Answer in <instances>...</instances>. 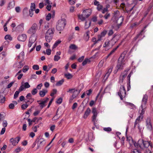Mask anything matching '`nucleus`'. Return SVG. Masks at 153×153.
<instances>
[{
    "instance_id": "obj_10",
    "label": "nucleus",
    "mask_w": 153,
    "mask_h": 153,
    "mask_svg": "<svg viewBox=\"0 0 153 153\" xmlns=\"http://www.w3.org/2000/svg\"><path fill=\"white\" fill-rule=\"evenodd\" d=\"M148 96L146 94H145L143 96L142 100V104L141 107H143V106L145 107L146 104L147 100H148Z\"/></svg>"
},
{
    "instance_id": "obj_4",
    "label": "nucleus",
    "mask_w": 153,
    "mask_h": 153,
    "mask_svg": "<svg viewBox=\"0 0 153 153\" xmlns=\"http://www.w3.org/2000/svg\"><path fill=\"white\" fill-rule=\"evenodd\" d=\"M66 24V19L62 18L58 20V24L56 25V29L59 31L63 30Z\"/></svg>"
},
{
    "instance_id": "obj_55",
    "label": "nucleus",
    "mask_w": 153,
    "mask_h": 153,
    "mask_svg": "<svg viewBox=\"0 0 153 153\" xmlns=\"http://www.w3.org/2000/svg\"><path fill=\"white\" fill-rule=\"evenodd\" d=\"M48 100L49 98L48 97H47L46 98V99H43L42 101H41V102L44 104H45L48 102Z\"/></svg>"
},
{
    "instance_id": "obj_41",
    "label": "nucleus",
    "mask_w": 153,
    "mask_h": 153,
    "mask_svg": "<svg viewBox=\"0 0 153 153\" xmlns=\"http://www.w3.org/2000/svg\"><path fill=\"white\" fill-rule=\"evenodd\" d=\"M110 44L109 41V40H106L104 43L103 45L104 47L109 46Z\"/></svg>"
},
{
    "instance_id": "obj_36",
    "label": "nucleus",
    "mask_w": 153,
    "mask_h": 153,
    "mask_svg": "<svg viewBox=\"0 0 153 153\" xmlns=\"http://www.w3.org/2000/svg\"><path fill=\"white\" fill-rule=\"evenodd\" d=\"M61 41L59 40H58L56 41V42H55V43L53 45V48H56L57 47V46L59 43H61Z\"/></svg>"
},
{
    "instance_id": "obj_13",
    "label": "nucleus",
    "mask_w": 153,
    "mask_h": 153,
    "mask_svg": "<svg viewBox=\"0 0 153 153\" xmlns=\"http://www.w3.org/2000/svg\"><path fill=\"white\" fill-rule=\"evenodd\" d=\"M24 23H22L16 27V30L19 32H22L24 30Z\"/></svg>"
},
{
    "instance_id": "obj_37",
    "label": "nucleus",
    "mask_w": 153,
    "mask_h": 153,
    "mask_svg": "<svg viewBox=\"0 0 153 153\" xmlns=\"http://www.w3.org/2000/svg\"><path fill=\"white\" fill-rule=\"evenodd\" d=\"M88 23V22L87 21L85 22V29H87L89 28V27L90 26L91 24V22H89L88 23V25H87V24Z\"/></svg>"
},
{
    "instance_id": "obj_1",
    "label": "nucleus",
    "mask_w": 153,
    "mask_h": 153,
    "mask_svg": "<svg viewBox=\"0 0 153 153\" xmlns=\"http://www.w3.org/2000/svg\"><path fill=\"white\" fill-rule=\"evenodd\" d=\"M127 141H128L131 145L133 143L135 146L137 148H140L142 149H143L144 148H147L149 146H150L151 149L152 147V145L150 142L145 141L143 139H140L138 141L137 143H134L132 138L131 137H127Z\"/></svg>"
},
{
    "instance_id": "obj_9",
    "label": "nucleus",
    "mask_w": 153,
    "mask_h": 153,
    "mask_svg": "<svg viewBox=\"0 0 153 153\" xmlns=\"http://www.w3.org/2000/svg\"><path fill=\"white\" fill-rule=\"evenodd\" d=\"M146 126L148 129L152 131V126L151 123V120L150 118H148L146 120Z\"/></svg>"
},
{
    "instance_id": "obj_56",
    "label": "nucleus",
    "mask_w": 153,
    "mask_h": 153,
    "mask_svg": "<svg viewBox=\"0 0 153 153\" xmlns=\"http://www.w3.org/2000/svg\"><path fill=\"white\" fill-rule=\"evenodd\" d=\"M7 123L6 120H4L2 123L3 126L5 128L7 126Z\"/></svg>"
},
{
    "instance_id": "obj_54",
    "label": "nucleus",
    "mask_w": 153,
    "mask_h": 153,
    "mask_svg": "<svg viewBox=\"0 0 153 153\" xmlns=\"http://www.w3.org/2000/svg\"><path fill=\"white\" fill-rule=\"evenodd\" d=\"M14 105L13 103H11L9 105V108L10 109H13L14 107Z\"/></svg>"
},
{
    "instance_id": "obj_45",
    "label": "nucleus",
    "mask_w": 153,
    "mask_h": 153,
    "mask_svg": "<svg viewBox=\"0 0 153 153\" xmlns=\"http://www.w3.org/2000/svg\"><path fill=\"white\" fill-rule=\"evenodd\" d=\"M32 68L33 70H38L39 69V67L38 65H33Z\"/></svg>"
},
{
    "instance_id": "obj_62",
    "label": "nucleus",
    "mask_w": 153,
    "mask_h": 153,
    "mask_svg": "<svg viewBox=\"0 0 153 153\" xmlns=\"http://www.w3.org/2000/svg\"><path fill=\"white\" fill-rule=\"evenodd\" d=\"M51 51L50 49H47L46 50V54L48 55H49L51 54Z\"/></svg>"
},
{
    "instance_id": "obj_2",
    "label": "nucleus",
    "mask_w": 153,
    "mask_h": 153,
    "mask_svg": "<svg viewBox=\"0 0 153 153\" xmlns=\"http://www.w3.org/2000/svg\"><path fill=\"white\" fill-rule=\"evenodd\" d=\"M126 53V51L123 52L118 59V63L116 67V69H117L118 71H121L123 69L125 64V58Z\"/></svg>"
},
{
    "instance_id": "obj_43",
    "label": "nucleus",
    "mask_w": 153,
    "mask_h": 153,
    "mask_svg": "<svg viewBox=\"0 0 153 153\" xmlns=\"http://www.w3.org/2000/svg\"><path fill=\"white\" fill-rule=\"evenodd\" d=\"M103 130L105 131L108 132L111 131L112 129L111 128L109 127H105L103 128Z\"/></svg>"
},
{
    "instance_id": "obj_19",
    "label": "nucleus",
    "mask_w": 153,
    "mask_h": 153,
    "mask_svg": "<svg viewBox=\"0 0 153 153\" xmlns=\"http://www.w3.org/2000/svg\"><path fill=\"white\" fill-rule=\"evenodd\" d=\"M91 111V110L89 108H88L86 111H85L84 114L83 118L86 119L88 116L89 115Z\"/></svg>"
},
{
    "instance_id": "obj_58",
    "label": "nucleus",
    "mask_w": 153,
    "mask_h": 153,
    "mask_svg": "<svg viewBox=\"0 0 153 153\" xmlns=\"http://www.w3.org/2000/svg\"><path fill=\"white\" fill-rule=\"evenodd\" d=\"M5 3V0H1L0 1V6L1 7L3 6Z\"/></svg>"
},
{
    "instance_id": "obj_26",
    "label": "nucleus",
    "mask_w": 153,
    "mask_h": 153,
    "mask_svg": "<svg viewBox=\"0 0 153 153\" xmlns=\"http://www.w3.org/2000/svg\"><path fill=\"white\" fill-rule=\"evenodd\" d=\"M22 86V87L25 88H29L30 87V85L29 84V83L28 82H26L24 84V85L23 84H21V85L20 86Z\"/></svg>"
},
{
    "instance_id": "obj_39",
    "label": "nucleus",
    "mask_w": 153,
    "mask_h": 153,
    "mask_svg": "<svg viewBox=\"0 0 153 153\" xmlns=\"http://www.w3.org/2000/svg\"><path fill=\"white\" fill-rule=\"evenodd\" d=\"M69 48L72 50H75L77 48V47L74 44H71L69 47Z\"/></svg>"
},
{
    "instance_id": "obj_44",
    "label": "nucleus",
    "mask_w": 153,
    "mask_h": 153,
    "mask_svg": "<svg viewBox=\"0 0 153 153\" xmlns=\"http://www.w3.org/2000/svg\"><path fill=\"white\" fill-rule=\"evenodd\" d=\"M97 9L98 11H100L101 10L103 9V6L100 4L99 5L97 6Z\"/></svg>"
},
{
    "instance_id": "obj_18",
    "label": "nucleus",
    "mask_w": 153,
    "mask_h": 153,
    "mask_svg": "<svg viewBox=\"0 0 153 153\" xmlns=\"http://www.w3.org/2000/svg\"><path fill=\"white\" fill-rule=\"evenodd\" d=\"M83 13L86 18H88L91 14V11L90 10H86L83 11Z\"/></svg>"
},
{
    "instance_id": "obj_50",
    "label": "nucleus",
    "mask_w": 153,
    "mask_h": 153,
    "mask_svg": "<svg viewBox=\"0 0 153 153\" xmlns=\"http://www.w3.org/2000/svg\"><path fill=\"white\" fill-rule=\"evenodd\" d=\"M131 153H141V152L139 150L134 149L131 152Z\"/></svg>"
},
{
    "instance_id": "obj_22",
    "label": "nucleus",
    "mask_w": 153,
    "mask_h": 153,
    "mask_svg": "<svg viewBox=\"0 0 153 153\" xmlns=\"http://www.w3.org/2000/svg\"><path fill=\"white\" fill-rule=\"evenodd\" d=\"M113 68V67L112 66H111L108 69L107 72L106 73L105 77H106V78H107L110 75V74L112 71V69Z\"/></svg>"
},
{
    "instance_id": "obj_5",
    "label": "nucleus",
    "mask_w": 153,
    "mask_h": 153,
    "mask_svg": "<svg viewBox=\"0 0 153 153\" xmlns=\"http://www.w3.org/2000/svg\"><path fill=\"white\" fill-rule=\"evenodd\" d=\"M38 29L37 25L36 23H34L33 24L32 26L28 30L27 32L28 33L30 34H34L36 31Z\"/></svg>"
},
{
    "instance_id": "obj_30",
    "label": "nucleus",
    "mask_w": 153,
    "mask_h": 153,
    "mask_svg": "<svg viewBox=\"0 0 153 153\" xmlns=\"http://www.w3.org/2000/svg\"><path fill=\"white\" fill-rule=\"evenodd\" d=\"M143 116L140 115L135 120L136 123H139L141 121V120L143 119Z\"/></svg>"
},
{
    "instance_id": "obj_53",
    "label": "nucleus",
    "mask_w": 153,
    "mask_h": 153,
    "mask_svg": "<svg viewBox=\"0 0 153 153\" xmlns=\"http://www.w3.org/2000/svg\"><path fill=\"white\" fill-rule=\"evenodd\" d=\"M14 82L13 81H12L10 82L8 85L7 86V88H9L11 87L12 86L13 84H14Z\"/></svg>"
},
{
    "instance_id": "obj_20",
    "label": "nucleus",
    "mask_w": 153,
    "mask_h": 153,
    "mask_svg": "<svg viewBox=\"0 0 153 153\" xmlns=\"http://www.w3.org/2000/svg\"><path fill=\"white\" fill-rule=\"evenodd\" d=\"M47 92L48 91L47 90L43 89L42 91H39V94L41 97H43Z\"/></svg>"
},
{
    "instance_id": "obj_52",
    "label": "nucleus",
    "mask_w": 153,
    "mask_h": 153,
    "mask_svg": "<svg viewBox=\"0 0 153 153\" xmlns=\"http://www.w3.org/2000/svg\"><path fill=\"white\" fill-rule=\"evenodd\" d=\"M57 92V90L56 89H53L52 91V92L51 94L50 95L51 96H53L54 95L56 94Z\"/></svg>"
},
{
    "instance_id": "obj_47",
    "label": "nucleus",
    "mask_w": 153,
    "mask_h": 153,
    "mask_svg": "<svg viewBox=\"0 0 153 153\" xmlns=\"http://www.w3.org/2000/svg\"><path fill=\"white\" fill-rule=\"evenodd\" d=\"M60 59V57L57 55H55L54 58V60L55 61H58Z\"/></svg>"
},
{
    "instance_id": "obj_25",
    "label": "nucleus",
    "mask_w": 153,
    "mask_h": 153,
    "mask_svg": "<svg viewBox=\"0 0 153 153\" xmlns=\"http://www.w3.org/2000/svg\"><path fill=\"white\" fill-rule=\"evenodd\" d=\"M141 109H139V113L140 114V116H143L145 110L144 108H145V107L143 106V107H141Z\"/></svg>"
},
{
    "instance_id": "obj_7",
    "label": "nucleus",
    "mask_w": 153,
    "mask_h": 153,
    "mask_svg": "<svg viewBox=\"0 0 153 153\" xmlns=\"http://www.w3.org/2000/svg\"><path fill=\"white\" fill-rule=\"evenodd\" d=\"M20 139V138L19 137H17L15 138H11L10 141L12 144L13 146H15L19 141Z\"/></svg>"
},
{
    "instance_id": "obj_35",
    "label": "nucleus",
    "mask_w": 153,
    "mask_h": 153,
    "mask_svg": "<svg viewBox=\"0 0 153 153\" xmlns=\"http://www.w3.org/2000/svg\"><path fill=\"white\" fill-rule=\"evenodd\" d=\"M65 76L68 79H71L73 76L70 73L65 74Z\"/></svg>"
},
{
    "instance_id": "obj_21",
    "label": "nucleus",
    "mask_w": 153,
    "mask_h": 153,
    "mask_svg": "<svg viewBox=\"0 0 153 153\" xmlns=\"http://www.w3.org/2000/svg\"><path fill=\"white\" fill-rule=\"evenodd\" d=\"M15 2L14 1H12L9 3L7 7V9L8 10H9L13 8L15 6Z\"/></svg>"
},
{
    "instance_id": "obj_63",
    "label": "nucleus",
    "mask_w": 153,
    "mask_h": 153,
    "mask_svg": "<svg viewBox=\"0 0 153 153\" xmlns=\"http://www.w3.org/2000/svg\"><path fill=\"white\" fill-rule=\"evenodd\" d=\"M29 101H27V102H29V103H32L34 101V99L33 98H30L29 99Z\"/></svg>"
},
{
    "instance_id": "obj_6",
    "label": "nucleus",
    "mask_w": 153,
    "mask_h": 153,
    "mask_svg": "<svg viewBox=\"0 0 153 153\" xmlns=\"http://www.w3.org/2000/svg\"><path fill=\"white\" fill-rule=\"evenodd\" d=\"M127 71H125L123 72L122 73L120 77L119 80V82L120 83H122L123 80L127 75Z\"/></svg>"
},
{
    "instance_id": "obj_12",
    "label": "nucleus",
    "mask_w": 153,
    "mask_h": 153,
    "mask_svg": "<svg viewBox=\"0 0 153 153\" xmlns=\"http://www.w3.org/2000/svg\"><path fill=\"white\" fill-rule=\"evenodd\" d=\"M27 35L25 34H22L19 35L17 38L18 40L21 42H25L26 39Z\"/></svg>"
},
{
    "instance_id": "obj_61",
    "label": "nucleus",
    "mask_w": 153,
    "mask_h": 153,
    "mask_svg": "<svg viewBox=\"0 0 153 153\" xmlns=\"http://www.w3.org/2000/svg\"><path fill=\"white\" fill-rule=\"evenodd\" d=\"M90 31H87L86 33V36L85 38L87 40H88L89 38V34Z\"/></svg>"
},
{
    "instance_id": "obj_38",
    "label": "nucleus",
    "mask_w": 153,
    "mask_h": 153,
    "mask_svg": "<svg viewBox=\"0 0 153 153\" xmlns=\"http://www.w3.org/2000/svg\"><path fill=\"white\" fill-rule=\"evenodd\" d=\"M90 62V60L88 58H85L82 64L83 66H84L86 65L87 63L88 62Z\"/></svg>"
},
{
    "instance_id": "obj_23",
    "label": "nucleus",
    "mask_w": 153,
    "mask_h": 153,
    "mask_svg": "<svg viewBox=\"0 0 153 153\" xmlns=\"http://www.w3.org/2000/svg\"><path fill=\"white\" fill-rule=\"evenodd\" d=\"M79 92L77 90H74L73 92V94L72 95V98H71V100H73L74 98H75L79 94Z\"/></svg>"
},
{
    "instance_id": "obj_15",
    "label": "nucleus",
    "mask_w": 153,
    "mask_h": 153,
    "mask_svg": "<svg viewBox=\"0 0 153 153\" xmlns=\"http://www.w3.org/2000/svg\"><path fill=\"white\" fill-rule=\"evenodd\" d=\"M133 74V72L131 71L130 74L128 75L127 76V80L128 81L127 82V90L129 91L131 88L130 86V77L131 75Z\"/></svg>"
},
{
    "instance_id": "obj_14",
    "label": "nucleus",
    "mask_w": 153,
    "mask_h": 153,
    "mask_svg": "<svg viewBox=\"0 0 153 153\" xmlns=\"http://www.w3.org/2000/svg\"><path fill=\"white\" fill-rule=\"evenodd\" d=\"M92 113L93 114V116H92V121L94 122H95L96 117L97 116V109L95 108H92Z\"/></svg>"
},
{
    "instance_id": "obj_33",
    "label": "nucleus",
    "mask_w": 153,
    "mask_h": 153,
    "mask_svg": "<svg viewBox=\"0 0 153 153\" xmlns=\"http://www.w3.org/2000/svg\"><path fill=\"white\" fill-rule=\"evenodd\" d=\"M83 14L81 15H79L78 17L82 21H84L85 20L86 18L85 16H84Z\"/></svg>"
},
{
    "instance_id": "obj_8",
    "label": "nucleus",
    "mask_w": 153,
    "mask_h": 153,
    "mask_svg": "<svg viewBox=\"0 0 153 153\" xmlns=\"http://www.w3.org/2000/svg\"><path fill=\"white\" fill-rule=\"evenodd\" d=\"M35 4L34 3H32L31 4L30 8L29 10V15L31 17H32L33 14V11L35 10Z\"/></svg>"
},
{
    "instance_id": "obj_16",
    "label": "nucleus",
    "mask_w": 153,
    "mask_h": 153,
    "mask_svg": "<svg viewBox=\"0 0 153 153\" xmlns=\"http://www.w3.org/2000/svg\"><path fill=\"white\" fill-rule=\"evenodd\" d=\"M24 90V88L22 86H20L19 89V91H16L14 93L13 98L15 99H16L18 96L19 93L23 91Z\"/></svg>"
},
{
    "instance_id": "obj_42",
    "label": "nucleus",
    "mask_w": 153,
    "mask_h": 153,
    "mask_svg": "<svg viewBox=\"0 0 153 153\" xmlns=\"http://www.w3.org/2000/svg\"><path fill=\"white\" fill-rule=\"evenodd\" d=\"M38 92V91L36 88H34L31 91V94L33 95H35L37 94Z\"/></svg>"
},
{
    "instance_id": "obj_46",
    "label": "nucleus",
    "mask_w": 153,
    "mask_h": 153,
    "mask_svg": "<svg viewBox=\"0 0 153 153\" xmlns=\"http://www.w3.org/2000/svg\"><path fill=\"white\" fill-rule=\"evenodd\" d=\"M28 106V105L27 104V103H25L23 104L21 106V108L23 109H25Z\"/></svg>"
},
{
    "instance_id": "obj_59",
    "label": "nucleus",
    "mask_w": 153,
    "mask_h": 153,
    "mask_svg": "<svg viewBox=\"0 0 153 153\" xmlns=\"http://www.w3.org/2000/svg\"><path fill=\"white\" fill-rule=\"evenodd\" d=\"M32 95V94L30 93H28L26 96V98H27V99H28L30 98H31Z\"/></svg>"
},
{
    "instance_id": "obj_34",
    "label": "nucleus",
    "mask_w": 153,
    "mask_h": 153,
    "mask_svg": "<svg viewBox=\"0 0 153 153\" xmlns=\"http://www.w3.org/2000/svg\"><path fill=\"white\" fill-rule=\"evenodd\" d=\"M4 39L5 40L8 39L10 41H11L12 40V38L10 35H7L4 37Z\"/></svg>"
},
{
    "instance_id": "obj_28",
    "label": "nucleus",
    "mask_w": 153,
    "mask_h": 153,
    "mask_svg": "<svg viewBox=\"0 0 153 153\" xmlns=\"http://www.w3.org/2000/svg\"><path fill=\"white\" fill-rule=\"evenodd\" d=\"M107 33V31L106 30H104L103 31H102L100 33V35H99L98 36L99 37H100V39H101V38L102 37L104 36Z\"/></svg>"
},
{
    "instance_id": "obj_24",
    "label": "nucleus",
    "mask_w": 153,
    "mask_h": 153,
    "mask_svg": "<svg viewBox=\"0 0 153 153\" xmlns=\"http://www.w3.org/2000/svg\"><path fill=\"white\" fill-rule=\"evenodd\" d=\"M36 39L35 36L33 35H31L29 38V41L32 43H33L35 42Z\"/></svg>"
},
{
    "instance_id": "obj_51",
    "label": "nucleus",
    "mask_w": 153,
    "mask_h": 153,
    "mask_svg": "<svg viewBox=\"0 0 153 153\" xmlns=\"http://www.w3.org/2000/svg\"><path fill=\"white\" fill-rule=\"evenodd\" d=\"M62 98L60 97L56 101V102L57 103L59 104H60L62 103Z\"/></svg>"
},
{
    "instance_id": "obj_60",
    "label": "nucleus",
    "mask_w": 153,
    "mask_h": 153,
    "mask_svg": "<svg viewBox=\"0 0 153 153\" xmlns=\"http://www.w3.org/2000/svg\"><path fill=\"white\" fill-rule=\"evenodd\" d=\"M101 10L102 13L104 14L108 11V9L107 8H104L103 9H102Z\"/></svg>"
},
{
    "instance_id": "obj_64",
    "label": "nucleus",
    "mask_w": 153,
    "mask_h": 153,
    "mask_svg": "<svg viewBox=\"0 0 153 153\" xmlns=\"http://www.w3.org/2000/svg\"><path fill=\"white\" fill-rule=\"evenodd\" d=\"M6 130V128H3L0 132V134L2 135L4 134V133Z\"/></svg>"
},
{
    "instance_id": "obj_40",
    "label": "nucleus",
    "mask_w": 153,
    "mask_h": 153,
    "mask_svg": "<svg viewBox=\"0 0 153 153\" xmlns=\"http://www.w3.org/2000/svg\"><path fill=\"white\" fill-rule=\"evenodd\" d=\"M29 67L27 65H25L24 66V67H23V69H22V71L23 72L25 73L29 69Z\"/></svg>"
},
{
    "instance_id": "obj_11",
    "label": "nucleus",
    "mask_w": 153,
    "mask_h": 153,
    "mask_svg": "<svg viewBox=\"0 0 153 153\" xmlns=\"http://www.w3.org/2000/svg\"><path fill=\"white\" fill-rule=\"evenodd\" d=\"M124 20V18L122 16H120L116 20V23L117 24L118 27L119 28L122 24Z\"/></svg>"
},
{
    "instance_id": "obj_31",
    "label": "nucleus",
    "mask_w": 153,
    "mask_h": 153,
    "mask_svg": "<svg viewBox=\"0 0 153 153\" xmlns=\"http://www.w3.org/2000/svg\"><path fill=\"white\" fill-rule=\"evenodd\" d=\"M64 82V79H62L61 80L58 82L56 84V86H59L61 85Z\"/></svg>"
},
{
    "instance_id": "obj_32",
    "label": "nucleus",
    "mask_w": 153,
    "mask_h": 153,
    "mask_svg": "<svg viewBox=\"0 0 153 153\" xmlns=\"http://www.w3.org/2000/svg\"><path fill=\"white\" fill-rule=\"evenodd\" d=\"M37 102L39 103V104L40 105V107L41 108V109L43 108L44 107H45L46 106L45 104L44 103H43L42 102H41L40 100H37Z\"/></svg>"
},
{
    "instance_id": "obj_49",
    "label": "nucleus",
    "mask_w": 153,
    "mask_h": 153,
    "mask_svg": "<svg viewBox=\"0 0 153 153\" xmlns=\"http://www.w3.org/2000/svg\"><path fill=\"white\" fill-rule=\"evenodd\" d=\"M51 14L50 13L48 14V15L46 16V19L47 21H49L51 19Z\"/></svg>"
},
{
    "instance_id": "obj_27",
    "label": "nucleus",
    "mask_w": 153,
    "mask_h": 153,
    "mask_svg": "<svg viewBox=\"0 0 153 153\" xmlns=\"http://www.w3.org/2000/svg\"><path fill=\"white\" fill-rule=\"evenodd\" d=\"M146 27H147V26H145L143 28V29L141 30V31L140 33V34H137V36L134 38V41H136L137 39L138 38L139 36H140V34H142V33L143 32L144 30H145V29L146 28Z\"/></svg>"
},
{
    "instance_id": "obj_17",
    "label": "nucleus",
    "mask_w": 153,
    "mask_h": 153,
    "mask_svg": "<svg viewBox=\"0 0 153 153\" xmlns=\"http://www.w3.org/2000/svg\"><path fill=\"white\" fill-rule=\"evenodd\" d=\"M38 149L40 146H43L45 144V141L43 138H41L37 141Z\"/></svg>"
},
{
    "instance_id": "obj_48",
    "label": "nucleus",
    "mask_w": 153,
    "mask_h": 153,
    "mask_svg": "<svg viewBox=\"0 0 153 153\" xmlns=\"http://www.w3.org/2000/svg\"><path fill=\"white\" fill-rule=\"evenodd\" d=\"M128 105L130 106L131 108L134 109L135 108V106L132 103L128 102Z\"/></svg>"
},
{
    "instance_id": "obj_57",
    "label": "nucleus",
    "mask_w": 153,
    "mask_h": 153,
    "mask_svg": "<svg viewBox=\"0 0 153 153\" xmlns=\"http://www.w3.org/2000/svg\"><path fill=\"white\" fill-rule=\"evenodd\" d=\"M110 16L109 13H107L104 16V17L105 19H107Z\"/></svg>"
},
{
    "instance_id": "obj_3",
    "label": "nucleus",
    "mask_w": 153,
    "mask_h": 153,
    "mask_svg": "<svg viewBox=\"0 0 153 153\" xmlns=\"http://www.w3.org/2000/svg\"><path fill=\"white\" fill-rule=\"evenodd\" d=\"M54 31L53 28H51L46 33L45 37L47 42H50L52 39Z\"/></svg>"
},
{
    "instance_id": "obj_29",
    "label": "nucleus",
    "mask_w": 153,
    "mask_h": 153,
    "mask_svg": "<svg viewBox=\"0 0 153 153\" xmlns=\"http://www.w3.org/2000/svg\"><path fill=\"white\" fill-rule=\"evenodd\" d=\"M5 100V97L2 95L0 93V102L1 103H3Z\"/></svg>"
}]
</instances>
